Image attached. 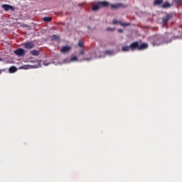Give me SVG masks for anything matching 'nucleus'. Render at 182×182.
<instances>
[{
	"instance_id": "412c9836",
	"label": "nucleus",
	"mask_w": 182,
	"mask_h": 182,
	"mask_svg": "<svg viewBox=\"0 0 182 182\" xmlns=\"http://www.w3.org/2000/svg\"><path fill=\"white\" fill-rule=\"evenodd\" d=\"M83 46H84L83 41H79V42H78V46H79V47H83Z\"/></svg>"
},
{
	"instance_id": "f257e3e1",
	"label": "nucleus",
	"mask_w": 182,
	"mask_h": 182,
	"mask_svg": "<svg viewBox=\"0 0 182 182\" xmlns=\"http://www.w3.org/2000/svg\"><path fill=\"white\" fill-rule=\"evenodd\" d=\"M146 48H148V44L146 43H143L141 44H139V42L135 41L133 42L132 43H131V45L129 46H124L122 47V51L123 52H128L130 50L132 51H134L135 50H146Z\"/></svg>"
},
{
	"instance_id": "4be33fe9",
	"label": "nucleus",
	"mask_w": 182,
	"mask_h": 182,
	"mask_svg": "<svg viewBox=\"0 0 182 182\" xmlns=\"http://www.w3.org/2000/svg\"><path fill=\"white\" fill-rule=\"evenodd\" d=\"M72 61H76L77 60V56L75 55L71 58Z\"/></svg>"
},
{
	"instance_id": "393cba45",
	"label": "nucleus",
	"mask_w": 182,
	"mask_h": 182,
	"mask_svg": "<svg viewBox=\"0 0 182 182\" xmlns=\"http://www.w3.org/2000/svg\"><path fill=\"white\" fill-rule=\"evenodd\" d=\"M114 30V28H107V31H113Z\"/></svg>"
},
{
	"instance_id": "7ed1b4c3",
	"label": "nucleus",
	"mask_w": 182,
	"mask_h": 182,
	"mask_svg": "<svg viewBox=\"0 0 182 182\" xmlns=\"http://www.w3.org/2000/svg\"><path fill=\"white\" fill-rule=\"evenodd\" d=\"M23 46L26 49H33L35 47V44L32 41H27L23 43Z\"/></svg>"
},
{
	"instance_id": "a878e982",
	"label": "nucleus",
	"mask_w": 182,
	"mask_h": 182,
	"mask_svg": "<svg viewBox=\"0 0 182 182\" xmlns=\"http://www.w3.org/2000/svg\"><path fill=\"white\" fill-rule=\"evenodd\" d=\"M117 31H118V33H122L123 32L122 29H118Z\"/></svg>"
},
{
	"instance_id": "4468645a",
	"label": "nucleus",
	"mask_w": 182,
	"mask_h": 182,
	"mask_svg": "<svg viewBox=\"0 0 182 182\" xmlns=\"http://www.w3.org/2000/svg\"><path fill=\"white\" fill-rule=\"evenodd\" d=\"M31 54L33 56H38V55H39V51L37 50H33L31 51Z\"/></svg>"
},
{
	"instance_id": "2eb2a0df",
	"label": "nucleus",
	"mask_w": 182,
	"mask_h": 182,
	"mask_svg": "<svg viewBox=\"0 0 182 182\" xmlns=\"http://www.w3.org/2000/svg\"><path fill=\"white\" fill-rule=\"evenodd\" d=\"M17 71V68L15 67V66H11L9 68V72L11 73H16Z\"/></svg>"
},
{
	"instance_id": "39448f33",
	"label": "nucleus",
	"mask_w": 182,
	"mask_h": 182,
	"mask_svg": "<svg viewBox=\"0 0 182 182\" xmlns=\"http://www.w3.org/2000/svg\"><path fill=\"white\" fill-rule=\"evenodd\" d=\"M1 8L5 11H15V8L9 4H2Z\"/></svg>"
},
{
	"instance_id": "b1692460",
	"label": "nucleus",
	"mask_w": 182,
	"mask_h": 182,
	"mask_svg": "<svg viewBox=\"0 0 182 182\" xmlns=\"http://www.w3.org/2000/svg\"><path fill=\"white\" fill-rule=\"evenodd\" d=\"M120 23H121V21H118L117 20H116V19H114V21H113V24L114 25H115V24H118V23H119L120 24Z\"/></svg>"
},
{
	"instance_id": "f03ea898",
	"label": "nucleus",
	"mask_w": 182,
	"mask_h": 182,
	"mask_svg": "<svg viewBox=\"0 0 182 182\" xmlns=\"http://www.w3.org/2000/svg\"><path fill=\"white\" fill-rule=\"evenodd\" d=\"M163 42H164V38L161 35H155L154 36L153 44L154 46H160Z\"/></svg>"
},
{
	"instance_id": "423d86ee",
	"label": "nucleus",
	"mask_w": 182,
	"mask_h": 182,
	"mask_svg": "<svg viewBox=\"0 0 182 182\" xmlns=\"http://www.w3.org/2000/svg\"><path fill=\"white\" fill-rule=\"evenodd\" d=\"M173 18V16L171 14H167L162 19L164 25H166L168 22Z\"/></svg>"
},
{
	"instance_id": "ddd939ff",
	"label": "nucleus",
	"mask_w": 182,
	"mask_h": 182,
	"mask_svg": "<svg viewBox=\"0 0 182 182\" xmlns=\"http://www.w3.org/2000/svg\"><path fill=\"white\" fill-rule=\"evenodd\" d=\"M43 21L44 22L49 23V22H51V21H52V18H51V17H49V16H46V17H43Z\"/></svg>"
},
{
	"instance_id": "5701e85b",
	"label": "nucleus",
	"mask_w": 182,
	"mask_h": 182,
	"mask_svg": "<svg viewBox=\"0 0 182 182\" xmlns=\"http://www.w3.org/2000/svg\"><path fill=\"white\" fill-rule=\"evenodd\" d=\"M85 55V50L82 48L79 54V56Z\"/></svg>"
},
{
	"instance_id": "a211bd4d",
	"label": "nucleus",
	"mask_w": 182,
	"mask_h": 182,
	"mask_svg": "<svg viewBox=\"0 0 182 182\" xmlns=\"http://www.w3.org/2000/svg\"><path fill=\"white\" fill-rule=\"evenodd\" d=\"M92 59V54L91 53H89V57L87 58V57H84L83 58V60H86V61H90Z\"/></svg>"
},
{
	"instance_id": "aec40b11",
	"label": "nucleus",
	"mask_w": 182,
	"mask_h": 182,
	"mask_svg": "<svg viewBox=\"0 0 182 182\" xmlns=\"http://www.w3.org/2000/svg\"><path fill=\"white\" fill-rule=\"evenodd\" d=\"M120 26H123V27L129 26H130V23H122V22H120Z\"/></svg>"
},
{
	"instance_id": "f3484780",
	"label": "nucleus",
	"mask_w": 182,
	"mask_h": 182,
	"mask_svg": "<svg viewBox=\"0 0 182 182\" xmlns=\"http://www.w3.org/2000/svg\"><path fill=\"white\" fill-rule=\"evenodd\" d=\"M163 2H164L163 0H155L154 1V5L159 6V5L162 4Z\"/></svg>"
},
{
	"instance_id": "9d476101",
	"label": "nucleus",
	"mask_w": 182,
	"mask_h": 182,
	"mask_svg": "<svg viewBox=\"0 0 182 182\" xmlns=\"http://www.w3.org/2000/svg\"><path fill=\"white\" fill-rule=\"evenodd\" d=\"M101 8V6H100V3H99V1L97 3V4H95V6H93L92 7V10L93 11H98V10H100V9Z\"/></svg>"
},
{
	"instance_id": "bb28decb",
	"label": "nucleus",
	"mask_w": 182,
	"mask_h": 182,
	"mask_svg": "<svg viewBox=\"0 0 182 182\" xmlns=\"http://www.w3.org/2000/svg\"><path fill=\"white\" fill-rule=\"evenodd\" d=\"M44 65H48V64H46V63H44Z\"/></svg>"
},
{
	"instance_id": "9b49d317",
	"label": "nucleus",
	"mask_w": 182,
	"mask_h": 182,
	"mask_svg": "<svg viewBox=\"0 0 182 182\" xmlns=\"http://www.w3.org/2000/svg\"><path fill=\"white\" fill-rule=\"evenodd\" d=\"M173 4L178 7L182 4V0H173Z\"/></svg>"
},
{
	"instance_id": "1a4fd4ad",
	"label": "nucleus",
	"mask_w": 182,
	"mask_h": 182,
	"mask_svg": "<svg viewBox=\"0 0 182 182\" xmlns=\"http://www.w3.org/2000/svg\"><path fill=\"white\" fill-rule=\"evenodd\" d=\"M98 2H99V4H100V8H101V7L107 8V7H108L109 6H110V4H109L108 1H98Z\"/></svg>"
},
{
	"instance_id": "6e6552de",
	"label": "nucleus",
	"mask_w": 182,
	"mask_h": 182,
	"mask_svg": "<svg viewBox=\"0 0 182 182\" xmlns=\"http://www.w3.org/2000/svg\"><path fill=\"white\" fill-rule=\"evenodd\" d=\"M70 50H72V47L65 46L61 48L60 52L63 53H68Z\"/></svg>"
},
{
	"instance_id": "f8f14e48",
	"label": "nucleus",
	"mask_w": 182,
	"mask_h": 182,
	"mask_svg": "<svg viewBox=\"0 0 182 182\" xmlns=\"http://www.w3.org/2000/svg\"><path fill=\"white\" fill-rule=\"evenodd\" d=\"M171 4H169L168 2H165L164 4H163V6H162V8L163 9H169V8H171Z\"/></svg>"
},
{
	"instance_id": "20e7f679",
	"label": "nucleus",
	"mask_w": 182,
	"mask_h": 182,
	"mask_svg": "<svg viewBox=\"0 0 182 182\" xmlns=\"http://www.w3.org/2000/svg\"><path fill=\"white\" fill-rule=\"evenodd\" d=\"M14 53L18 57H24L26 55V50L23 48H18L14 51Z\"/></svg>"
},
{
	"instance_id": "dca6fc26",
	"label": "nucleus",
	"mask_w": 182,
	"mask_h": 182,
	"mask_svg": "<svg viewBox=\"0 0 182 182\" xmlns=\"http://www.w3.org/2000/svg\"><path fill=\"white\" fill-rule=\"evenodd\" d=\"M51 41H59V36L58 35H53L51 37Z\"/></svg>"
},
{
	"instance_id": "6ab92c4d",
	"label": "nucleus",
	"mask_w": 182,
	"mask_h": 182,
	"mask_svg": "<svg viewBox=\"0 0 182 182\" xmlns=\"http://www.w3.org/2000/svg\"><path fill=\"white\" fill-rule=\"evenodd\" d=\"M104 53L105 55H111L113 54V50H105Z\"/></svg>"
},
{
	"instance_id": "0eeeda50",
	"label": "nucleus",
	"mask_w": 182,
	"mask_h": 182,
	"mask_svg": "<svg viewBox=\"0 0 182 182\" xmlns=\"http://www.w3.org/2000/svg\"><path fill=\"white\" fill-rule=\"evenodd\" d=\"M110 6L112 9H118L121 8H125V6L122 3L111 4Z\"/></svg>"
}]
</instances>
